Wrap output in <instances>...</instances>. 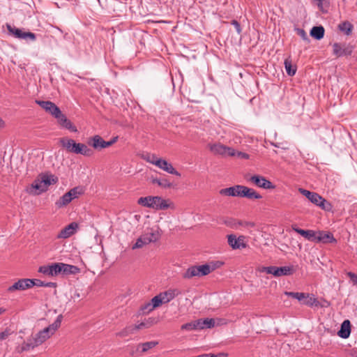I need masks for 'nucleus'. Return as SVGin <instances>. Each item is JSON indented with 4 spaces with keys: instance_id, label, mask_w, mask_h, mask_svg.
Returning a JSON list of instances; mask_svg holds the SVG:
<instances>
[{
    "instance_id": "obj_1",
    "label": "nucleus",
    "mask_w": 357,
    "mask_h": 357,
    "mask_svg": "<svg viewBox=\"0 0 357 357\" xmlns=\"http://www.w3.org/2000/svg\"><path fill=\"white\" fill-rule=\"evenodd\" d=\"M61 320L62 315H59L53 324L40 331L32 337L28 338L26 342H23L18 351L20 353L26 351L42 344L60 327Z\"/></svg>"
},
{
    "instance_id": "obj_2",
    "label": "nucleus",
    "mask_w": 357,
    "mask_h": 357,
    "mask_svg": "<svg viewBox=\"0 0 357 357\" xmlns=\"http://www.w3.org/2000/svg\"><path fill=\"white\" fill-rule=\"evenodd\" d=\"M59 142L68 152L87 157L93 154V151L86 144L77 143L74 139L63 137L59 139Z\"/></svg>"
},
{
    "instance_id": "obj_3",
    "label": "nucleus",
    "mask_w": 357,
    "mask_h": 357,
    "mask_svg": "<svg viewBox=\"0 0 357 357\" xmlns=\"http://www.w3.org/2000/svg\"><path fill=\"white\" fill-rule=\"evenodd\" d=\"M57 181L58 178L53 174H40L32 183L31 188L37 190L36 194L38 195L45 192L50 185L55 184Z\"/></svg>"
},
{
    "instance_id": "obj_4",
    "label": "nucleus",
    "mask_w": 357,
    "mask_h": 357,
    "mask_svg": "<svg viewBox=\"0 0 357 357\" xmlns=\"http://www.w3.org/2000/svg\"><path fill=\"white\" fill-rule=\"evenodd\" d=\"M137 203L143 206L151 208L155 210H165L169 206L167 200L158 196L140 197L138 199Z\"/></svg>"
},
{
    "instance_id": "obj_5",
    "label": "nucleus",
    "mask_w": 357,
    "mask_h": 357,
    "mask_svg": "<svg viewBox=\"0 0 357 357\" xmlns=\"http://www.w3.org/2000/svg\"><path fill=\"white\" fill-rule=\"evenodd\" d=\"M83 192L82 188L75 187L61 196L59 199L55 202V205L57 208L64 207L70 204L72 200L78 198Z\"/></svg>"
},
{
    "instance_id": "obj_6",
    "label": "nucleus",
    "mask_w": 357,
    "mask_h": 357,
    "mask_svg": "<svg viewBox=\"0 0 357 357\" xmlns=\"http://www.w3.org/2000/svg\"><path fill=\"white\" fill-rule=\"evenodd\" d=\"M245 179L250 183L265 190H272L275 188L270 181L267 180L264 176L259 174L246 175Z\"/></svg>"
},
{
    "instance_id": "obj_7",
    "label": "nucleus",
    "mask_w": 357,
    "mask_h": 357,
    "mask_svg": "<svg viewBox=\"0 0 357 357\" xmlns=\"http://www.w3.org/2000/svg\"><path fill=\"white\" fill-rule=\"evenodd\" d=\"M6 27L8 33L16 38L31 41H34L36 39V34L32 32L24 31L23 29L11 26L9 24H6Z\"/></svg>"
},
{
    "instance_id": "obj_8",
    "label": "nucleus",
    "mask_w": 357,
    "mask_h": 357,
    "mask_svg": "<svg viewBox=\"0 0 357 357\" xmlns=\"http://www.w3.org/2000/svg\"><path fill=\"white\" fill-rule=\"evenodd\" d=\"M260 272H265L268 274H272L275 277L282 275H290L294 273L293 266H263L259 269Z\"/></svg>"
},
{
    "instance_id": "obj_9",
    "label": "nucleus",
    "mask_w": 357,
    "mask_h": 357,
    "mask_svg": "<svg viewBox=\"0 0 357 357\" xmlns=\"http://www.w3.org/2000/svg\"><path fill=\"white\" fill-rule=\"evenodd\" d=\"M353 52V47L347 43H335L333 45V53L337 57L349 56Z\"/></svg>"
},
{
    "instance_id": "obj_10",
    "label": "nucleus",
    "mask_w": 357,
    "mask_h": 357,
    "mask_svg": "<svg viewBox=\"0 0 357 357\" xmlns=\"http://www.w3.org/2000/svg\"><path fill=\"white\" fill-rule=\"evenodd\" d=\"M238 197H246L249 199H260L262 196L259 194L255 190L250 188L247 186L239 185L238 188Z\"/></svg>"
},
{
    "instance_id": "obj_11",
    "label": "nucleus",
    "mask_w": 357,
    "mask_h": 357,
    "mask_svg": "<svg viewBox=\"0 0 357 357\" xmlns=\"http://www.w3.org/2000/svg\"><path fill=\"white\" fill-rule=\"evenodd\" d=\"M38 272L47 276H56L61 274V267H59V263H53L50 265L40 266Z\"/></svg>"
},
{
    "instance_id": "obj_12",
    "label": "nucleus",
    "mask_w": 357,
    "mask_h": 357,
    "mask_svg": "<svg viewBox=\"0 0 357 357\" xmlns=\"http://www.w3.org/2000/svg\"><path fill=\"white\" fill-rule=\"evenodd\" d=\"M36 104L41 107L45 112L52 114L56 118V116L60 114L61 109L52 102L45 100H36Z\"/></svg>"
},
{
    "instance_id": "obj_13",
    "label": "nucleus",
    "mask_w": 357,
    "mask_h": 357,
    "mask_svg": "<svg viewBox=\"0 0 357 357\" xmlns=\"http://www.w3.org/2000/svg\"><path fill=\"white\" fill-rule=\"evenodd\" d=\"M31 279L23 278L18 280L13 285L10 286L7 291L8 292H13L15 291H24L31 288Z\"/></svg>"
},
{
    "instance_id": "obj_14",
    "label": "nucleus",
    "mask_w": 357,
    "mask_h": 357,
    "mask_svg": "<svg viewBox=\"0 0 357 357\" xmlns=\"http://www.w3.org/2000/svg\"><path fill=\"white\" fill-rule=\"evenodd\" d=\"M78 229V224L75 222H73L64 228H63L57 234V238H68L73 235L77 229Z\"/></svg>"
},
{
    "instance_id": "obj_15",
    "label": "nucleus",
    "mask_w": 357,
    "mask_h": 357,
    "mask_svg": "<svg viewBox=\"0 0 357 357\" xmlns=\"http://www.w3.org/2000/svg\"><path fill=\"white\" fill-rule=\"evenodd\" d=\"M228 243L233 249H243L247 246L243 236L237 238L235 235L230 234L228 236Z\"/></svg>"
},
{
    "instance_id": "obj_16",
    "label": "nucleus",
    "mask_w": 357,
    "mask_h": 357,
    "mask_svg": "<svg viewBox=\"0 0 357 357\" xmlns=\"http://www.w3.org/2000/svg\"><path fill=\"white\" fill-rule=\"evenodd\" d=\"M211 150L217 154L220 155H227L230 156H234L236 155V151L234 149L227 147L221 144H216L211 147Z\"/></svg>"
},
{
    "instance_id": "obj_17",
    "label": "nucleus",
    "mask_w": 357,
    "mask_h": 357,
    "mask_svg": "<svg viewBox=\"0 0 357 357\" xmlns=\"http://www.w3.org/2000/svg\"><path fill=\"white\" fill-rule=\"evenodd\" d=\"M218 323L217 325L220 324L221 319H217ZM196 324L198 328V330H202L204 328H213L216 325V320L214 319H199L196 320Z\"/></svg>"
},
{
    "instance_id": "obj_18",
    "label": "nucleus",
    "mask_w": 357,
    "mask_h": 357,
    "mask_svg": "<svg viewBox=\"0 0 357 357\" xmlns=\"http://www.w3.org/2000/svg\"><path fill=\"white\" fill-rule=\"evenodd\" d=\"M155 166L167 172L169 174H174L178 176H181V174L178 171H176L172 165V164L168 162L166 160L160 158L158 161H156Z\"/></svg>"
},
{
    "instance_id": "obj_19",
    "label": "nucleus",
    "mask_w": 357,
    "mask_h": 357,
    "mask_svg": "<svg viewBox=\"0 0 357 357\" xmlns=\"http://www.w3.org/2000/svg\"><path fill=\"white\" fill-rule=\"evenodd\" d=\"M56 119H57L59 125L63 128H65L73 132H77V128L71 123L68 119H67V117L63 114H62L61 111H60L59 114L56 116Z\"/></svg>"
},
{
    "instance_id": "obj_20",
    "label": "nucleus",
    "mask_w": 357,
    "mask_h": 357,
    "mask_svg": "<svg viewBox=\"0 0 357 357\" xmlns=\"http://www.w3.org/2000/svg\"><path fill=\"white\" fill-rule=\"evenodd\" d=\"M298 192L305 196L311 203L317 206L319 202L321 201V196L317 192H311L303 188H298Z\"/></svg>"
},
{
    "instance_id": "obj_21",
    "label": "nucleus",
    "mask_w": 357,
    "mask_h": 357,
    "mask_svg": "<svg viewBox=\"0 0 357 357\" xmlns=\"http://www.w3.org/2000/svg\"><path fill=\"white\" fill-rule=\"evenodd\" d=\"M223 264L222 262L218 261L213 264H204L197 266L199 276H204L214 271L217 267H220Z\"/></svg>"
},
{
    "instance_id": "obj_22",
    "label": "nucleus",
    "mask_w": 357,
    "mask_h": 357,
    "mask_svg": "<svg viewBox=\"0 0 357 357\" xmlns=\"http://www.w3.org/2000/svg\"><path fill=\"white\" fill-rule=\"evenodd\" d=\"M292 229L296 233L301 234L305 238L310 241H317V231L314 230H304L302 229L297 228L294 226L292 227Z\"/></svg>"
},
{
    "instance_id": "obj_23",
    "label": "nucleus",
    "mask_w": 357,
    "mask_h": 357,
    "mask_svg": "<svg viewBox=\"0 0 357 357\" xmlns=\"http://www.w3.org/2000/svg\"><path fill=\"white\" fill-rule=\"evenodd\" d=\"M88 144L96 150L106 148L105 141L98 135L89 138Z\"/></svg>"
},
{
    "instance_id": "obj_24",
    "label": "nucleus",
    "mask_w": 357,
    "mask_h": 357,
    "mask_svg": "<svg viewBox=\"0 0 357 357\" xmlns=\"http://www.w3.org/2000/svg\"><path fill=\"white\" fill-rule=\"evenodd\" d=\"M180 294L181 291L177 289H169L164 292H161L160 295L163 303H167Z\"/></svg>"
},
{
    "instance_id": "obj_25",
    "label": "nucleus",
    "mask_w": 357,
    "mask_h": 357,
    "mask_svg": "<svg viewBox=\"0 0 357 357\" xmlns=\"http://www.w3.org/2000/svg\"><path fill=\"white\" fill-rule=\"evenodd\" d=\"M323 243H336V239L333 235L330 232H325L323 231H317V241Z\"/></svg>"
},
{
    "instance_id": "obj_26",
    "label": "nucleus",
    "mask_w": 357,
    "mask_h": 357,
    "mask_svg": "<svg viewBox=\"0 0 357 357\" xmlns=\"http://www.w3.org/2000/svg\"><path fill=\"white\" fill-rule=\"evenodd\" d=\"M351 333V324L349 320H344L342 325L341 328L338 331V335L342 338H347Z\"/></svg>"
},
{
    "instance_id": "obj_27",
    "label": "nucleus",
    "mask_w": 357,
    "mask_h": 357,
    "mask_svg": "<svg viewBox=\"0 0 357 357\" xmlns=\"http://www.w3.org/2000/svg\"><path fill=\"white\" fill-rule=\"evenodd\" d=\"M59 267H61V274L63 275L75 274L79 271V268L73 265L59 263Z\"/></svg>"
},
{
    "instance_id": "obj_28",
    "label": "nucleus",
    "mask_w": 357,
    "mask_h": 357,
    "mask_svg": "<svg viewBox=\"0 0 357 357\" xmlns=\"http://www.w3.org/2000/svg\"><path fill=\"white\" fill-rule=\"evenodd\" d=\"M238 185H236L232 187L221 189L219 193L224 196L238 197V189H237Z\"/></svg>"
},
{
    "instance_id": "obj_29",
    "label": "nucleus",
    "mask_w": 357,
    "mask_h": 357,
    "mask_svg": "<svg viewBox=\"0 0 357 357\" xmlns=\"http://www.w3.org/2000/svg\"><path fill=\"white\" fill-rule=\"evenodd\" d=\"M324 29L321 26H313L310 31V35L317 40H321L324 36Z\"/></svg>"
},
{
    "instance_id": "obj_30",
    "label": "nucleus",
    "mask_w": 357,
    "mask_h": 357,
    "mask_svg": "<svg viewBox=\"0 0 357 357\" xmlns=\"http://www.w3.org/2000/svg\"><path fill=\"white\" fill-rule=\"evenodd\" d=\"M152 239H149L147 237L144 235L141 236L139 238L137 239L135 243L132 246V250L138 249L142 248L144 245H147L150 243H152Z\"/></svg>"
},
{
    "instance_id": "obj_31",
    "label": "nucleus",
    "mask_w": 357,
    "mask_h": 357,
    "mask_svg": "<svg viewBox=\"0 0 357 357\" xmlns=\"http://www.w3.org/2000/svg\"><path fill=\"white\" fill-rule=\"evenodd\" d=\"M284 68L288 75L294 76L296 72V67L293 66L291 60L287 58L284 62Z\"/></svg>"
},
{
    "instance_id": "obj_32",
    "label": "nucleus",
    "mask_w": 357,
    "mask_h": 357,
    "mask_svg": "<svg viewBox=\"0 0 357 357\" xmlns=\"http://www.w3.org/2000/svg\"><path fill=\"white\" fill-rule=\"evenodd\" d=\"M339 29L345 33L347 36H349L354 29V26L348 21L343 22L338 25Z\"/></svg>"
},
{
    "instance_id": "obj_33",
    "label": "nucleus",
    "mask_w": 357,
    "mask_h": 357,
    "mask_svg": "<svg viewBox=\"0 0 357 357\" xmlns=\"http://www.w3.org/2000/svg\"><path fill=\"white\" fill-rule=\"evenodd\" d=\"M284 294L289 297H291L293 298L297 299L298 301L303 303L304 298H308L309 294H305L303 292H292V291H285Z\"/></svg>"
},
{
    "instance_id": "obj_34",
    "label": "nucleus",
    "mask_w": 357,
    "mask_h": 357,
    "mask_svg": "<svg viewBox=\"0 0 357 357\" xmlns=\"http://www.w3.org/2000/svg\"><path fill=\"white\" fill-rule=\"evenodd\" d=\"M152 183L154 184H157L159 186L164 188H170L172 187V183H171L167 178H153L152 180Z\"/></svg>"
},
{
    "instance_id": "obj_35",
    "label": "nucleus",
    "mask_w": 357,
    "mask_h": 357,
    "mask_svg": "<svg viewBox=\"0 0 357 357\" xmlns=\"http://www.w3.org/2000/svg\"><path fill=\"white\" fill-rule=\"evenodd\" d=\"M183 276L185 279H190L195 276H199L197 266H194L188 268L186 270V271L183 273Z\"/></svg>"
},
{
    "instance_id": "obj_36",
    "label": "nucleus",
    "mask_w": 357,
    "mask_h": 357,
    "mask_svg": "<svg viewBox=\"0 0 357 357\" xmlns=\"http://www.w3.org/2000/svg\"><path fill=\"white\" fill-rule=\"evenodd\" d=\"M158 344L156 341L146 342L144 343L139 344L137 346V350L141 348L142 352H146L149 349L153 348Z\"/></svg>"
},
{
    "instance_id": "obj_37",
    "label": "nucleus",
    "mask_w": 357,
    "mask_h": 357,
    "mask_svg": "<svg viewBox=\"0 0 357 357\" xmlns=\"http://www.w3.org/2000/svg\"><path fill=\"white\" fill-rule=\"evenodd\" d=\"M317 206L321 208L322 210L328 212L331 211L333 209L332 204L322 197H321V201L319 202Z\"/></svg>"
},
{
    "instance_id": "obj_38",
    "label": "nucleus",
    "mask_w": 357,
    "mask_h": 357,
    "mask_svg": "<svg viewBox=\"0 0 357 357\" xmlns=\"http://www.w3.org/2000/svg\"><path fill=\"white\" fill-rule=\"evenodd\" d=\"M134 331H135L133 329L132 326H127L125 328H123L120 332L117 333L116 336H119L121 337H124L129 335L130 334L133 333Z\"/></svg>"
},
{
    "instance_id": "obj_39",
    "label": "nucleus",
    "mask_w": 357,
    "mask_h": 357,
    "mask_svg": "<svg viewBox=\"0 0 357 357\" xmlns=\"http://www.w3.org/2000/svg\"><path fill=\"white\" fill-rule=\"evenodd\" d=\"M143 158L153 165H155L156 161H158L160 158H158L155 154L146 153L143 156Z\"/></svg>"
},
{
    "instance_id": "obj_40",
    "label": "nucleus",
    "mask_w": 357,
    "mask_h": 357,
    "mask_svg": "<svg viewBox=\"0 0 357 357\" xmlns=\"http://www.w3.org/2000/svg\"><path fill=\"white\" fill-rule=\"evenodd\" d=\"M151 303L152 304L151 307L154 308V309L159 307L161 304H162L163 302H162V300L161 298L160 294L158 295L154 296L151 299Z\"/></svg>"
},
{
    "instance_id": "obj_41",
    "label": "nucleus",
    "mask_w": 357,
    "mask_h": 357,
    "mask_svg": "<svg viewBox=\"0 0 357 357\" xmlns=\"http://www.w3.org/2000/svg\"><path fill=\"white\" fill-rule=\"evenodd\" d=\"M181 329L185 331L198 330V328L196 324V321L182 325Z\"/></svg>"
},
{
    "instance_id": "obj_42",
    "label": "nucleus",
    "mask_w": 357,
    "mask_h": 357,
    "mask_svg": "<svg viewBox=\"0 0 357 357\" xmlns=\"http://www.w3.org/2000/svg\"><path fill=\"white\" fill-rule=\"evenodd\" d=\"M302 303L304 305H306L307 306L312 307L314 305H317V301L315 298H314L312 296H310V295H309L308 298H304Z\"/></svg>"
},
{
    "instance_id": "obj_43",
    "label": "nucleus",
    "mask_w": 357,
    "mask_h": 357,
    "mask_svg": "<svg viewBox=\"0 0 357 357\" xmlns=\"http://www.w3.org/2000/svg\"><path fill=\"white\" fill-rule=\"evenodd\" d=\"M11 335L10 329L8 328L0 331V342L6 340Z\"/></svg>"
},
{
    "instance_id": "obj_44",
    "label": "nucleus",
    "mask_w": 357,
    "mask_h": 357,
    "mask_svg": "<svg viewBox=\"0 0 357 357\" xmlns=\"http://www.w3.org/2000/svg\"><path fill=\"white\" fill-rule=\"evenodd\" d=\"M151 325V321L141 322L140 324L132 326L134 331L139 330L143 328H149Z\"/></svg>"
},
{
    "instance_id": "obj_45",
    "label": "nucleus",
    "mask_w": 357,
    "mask_h": 357,
    "mask_svg": "<svg viewBox=\"0 0 357 357\" xmlns=\"http://www.w3.org/2000/svg\"><path fill=\"white\" fill-rule=\"evenodd\" d=\"M144 236L147 237L149 239H152V242H155L159 238L158 233L150 232L144 234Z\"/></svg>"
},
{
    "instance_id": "obj_46",
    "label": "nucleus",
    "mask_w": 357,
    "mask_h": 357,
    "mask_svg": "<svg viewBox=\"0 0 357 357\" xmlns=\"http://www.w3.org/2000/svg\"><path fill=\"white\" fill-rule=\"evenodd\" d=\"M31 288L33 286L37 287H44L45 286V282H43L38 279H31Z\"/></svg>"
},
{
    "instance_id": "obj_47",
    "label": "nucleus",
    "mask_w": 357,
    "mask_h": 357,
    "mask_svg": "<svg viewBox=\"0 0 357 357\" xmlns=\"http://www.w3.org/2000/svg\"><path fill=\"white\" fill-rule=\"evenodd\" d=\"M296 32L299 36L301 37V38L304 40H308L307 35L304 29H297Z\"/></svg>"
},
{
    "instance_id": "obj_48",
    "label": "nucleus",
    "mask_w": 357,
    "mask_h": 357,
    "mask_svg": "<svg viewBox=\"0 0 357 357\" xmlns=\"http://www.w3.org/2000/svg\"><path fill=\"white\" fill-rule=\"evenodd\" d=\"M239 225L246 229L253 228L255 226L254 222L247 221L239 222Z\"/></svg>"
},
{
    "instance_id": "obj_49",
    "label": "nucleus",
    "mask_w": 357,
    "mask_h": 357,
    "mask_svg": "<svg viewBox=\"0 0 357 357\" xmlns=\"http://www.w3.org/2000/svg\"><path fill=\"white\" fill-rule=\"evenodd\" d=\"M231 24L235 27L236 30V32L240 34L242 31V29H241V25L240 24L238 23V22H237L236 20H234L231 21Z\"/></svg>"
},
{
    "instance_id": "obj_50",
    "label": "nucleus",
    "mask_w": 357,
    "mask_h": 357,
    "mask_svg": "<svg viewBox=\"0 0 357 357\" xmlns=\"http://www.w3.org/2000/svg\"><path fill=\"white\" fill-rule=\"evenodd\" d=\"M234 156L246 160L250 158V155L248 153L241 151H236V155Z\"/></svg>"
},
{
    "instance_id": "obj_51",
    "label": "nucleus",
    "mask_w": 357,
    "mask_h": 357,
    "mask_svg": "<svg viewBox=\"0 0 357 357\" xmlns=\"http://www.w3.org/2000/svg\"><path fill=\"white\" fill-rule=\"evenodd\" d=\"M347 275L354 284H357V275L356 273L352 272H348Z\"/></svg>"
},
{
    "instance_id": "obj_52",
    "label": "nucleus",
    "mask_w": 357,
    "mask_h": 357,
    "mask_svg": "<svg viewBox=\"0 0 357 357\" xmlns=\"http://www.w3.org/2000/svg\"><path fill=\"white\" fill-rule=\"evenodd\" d=\"M118 138H119V137L116 136V137H112L109 141H107V142L105 141L106 148L109 147V146L113 145L114 143H116L118 140Z\"/></svg>"
},
{
    "instance_id": "obj_53",
    "label": "nucleus",
    "mask_w": 357,
    "mask_h": 357,
    "mask_svg": "<svg viewBox=\"0 0 357 357\" xmlns=\"http://www.w3.org/2000/svg\"><path fill=\"white\" fill-rule=\"evenodd\" d=\"M151 306H152L151 303H149L146 304L145 305H144L143 307H142V310L144 312H151L154 309V308H152Z\"/></svg>"
},
{
    "instance_id": "obj_54",
    "label": "nucleus",
    "mask_w": 357,
    "mask_h": 357,
    "mask_svg": "<svg viewBox=\"0 0 357 357\" xmlns=\"http://www.w3.org/2000/svg\"><path fill=\"white\" fill-rule=\"evenodd\" d=\"M350 355L353 357H357V349H353L350 351Z\"/></svg>"
},
{
    "instance_id": "obj_55",
    "label": "nucleus",
    "mask_w": 357,
    "mask_h": 357,
    "mask_svg": "<svg viewBox=\"0 0 357 357\" xmlns=\"http://www.w3.org/2000/svg\"><path fill=\"white\" fill-rule=\"evenodd\" d=\"M54 286H55V283H54V282H45V286L44 287H54Z\"/></svg>"
},
{
    "instance_id": "obj_56",
    "label": "nucleus",
    "mask_w": 357,
    "mask_h": 357,
    "mask_svg": "<svg viewBox=\"0 0 357 357\" xmlns=\"http://www.w3.org/2000/svg\"><path fill=\"white\" fill-rule=\"evenodd\" d=\"M317 2V6L319 7H321L322 6V3H323V1L324 0H315Z\"/></svg>"
},
{
    "instance_id": "obj_57",
    "label": "nucleus",
    "mask_w": 357,
    "mask_h": 357,
    "mask_svg": "<svg viewBox=\"0 0 357 357\" xmlns=\"http://www.w3.org/2000/svg\"><path fill=\"white\" fill-rule=\"evenodd\" d=\"M216 356H217V357H226L227 355L223 353H220Z\"/></svg>"
},
{
    "instance_id": "obj_58",
    "label": "nucleus",
    "mask_w": 357,
    "mask_h": 357,
    "mask_svg": "<svg viewBox=\"0 0 357 357\" xmlns=\"http://www.w3.org/2000/svg\"><path fill=\"white\" fill-rule=\"evenodd\" d=\"M4 126V122L0 118V128L3 127Z\"/></svg>"
},
{
    "instance_id": "obj_59",
    "label": "nucleus",
    "mask_w": 357,
    "mask_h": 357,
    "mask_svg": "<svg viewBox=\"0 0 357 357\" xmlns=\"http://www.w3.org/2000/svg\"><path fill=\"white\" fill-rule=\"evenodd\" d=\"M6 312V309L3 307H0V314H2Z\"/></svg>"
},
{
    "instance_id": "obj_60",
    "label": "nucleus",
    "mask_w": 357,
    "mask_h": 357,
    "mask_svg": "<svg viewBox=\"0 0 357 357\" xmlns=\"http://www.w3.org/2000/svg\"><path fill=\"white\" fill-rule=\"evenodd\" d=\"M196 357H208V354H202V355H199Z\"/></svg>"
},
{
    "instance_id": "obj_61",
    "label": "nucleus",
    "mask_w": 357,
    "mask_h": 357,
    "mask_svg": "<svg viewBox=\"0 0 357 357\" xmlns=\"http://www.w3.org/2000/svg\"><path fill=\"white\" fill-rule=\"evenodd\" d=\"M208 357H217L216 355L208 354Z\"/></svg>"
},
{
    "instance_id": "obj_62",
    "label": "nucleus",
    "mask_w": 357,
    "mask_h": 357,
    "mask_svg": "<svg viewBox=\"0 0 357 357\" xmlns=\"http://www.w3.org/2000/svg\"><path fill=\"white\" fill-rule=\"evenodd\" d=\"M272 145L275 146V147H278V146L276 144H275V143H272Z\"/></svg>"
}]
</instances>
